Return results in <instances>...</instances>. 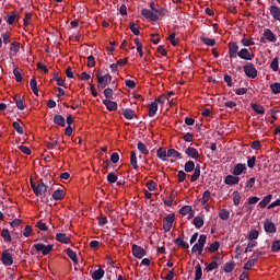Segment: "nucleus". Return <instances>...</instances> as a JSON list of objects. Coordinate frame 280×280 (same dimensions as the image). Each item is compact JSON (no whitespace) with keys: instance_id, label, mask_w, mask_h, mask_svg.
Instances as JSON below:
<instances>
[{"instance_id":"obj_1","label":"nucleus","mask_w":280,"mask_h":280,"mask_svg":"<svg viewBox=\"0 0 280 280\" xmlns=\"http://www.w3.org/2000/svg\"><path fill=\"white\" fill-rule=\"evenodd\" d=\"M96 80L98 82V89L104 90L112 82L113 77L109 73L102 75V71L98 70L96 72Z\"/></svg>"},{"instance_id":"obj_2","label":"nucleus","mask_w":280,"mask_h":280,"mask_svg":"<svg viewBox=\"0 0 280 280\" xmlns=\"http://www.w3.org/2000/svg\"><path fill=\"white\" fill-rule=\"evenodd\" d=\"M31 186H32L34 194L37 197L45 195L48 189V187L46 186V184H44V182H38V184H35V182L33 179H31Z\"/></svg>"},{"instance_id":"obj_3","label":"nucleus","mask_w":280,"mask_h":280,"mask_svg":"<svg viewBox=\"0 0 280 280\" xmlns=\"http://www.w3.org/2000/svg\"><path fill=\"white\" fill-rule=\"evenodd\" d=\"M243 70L245 75L249 79H256L258 75V70L253 62H248L247 65L243 66Z\"/></svg>"},{"instance_id":"obj_4","label":"nucleus","mask_w":280,"mask_h":280,"mask_svg":"<svg viewBox=\"0 0 280 280\" xmlns=\"http://www.w3.org/2000/svg\"><path fill=\"white\" fill-rule=\"evenodd\" d=\"M34 249L37 253H42L44 256H47L52 252L54 246L52 245H45L43 243H39V244H36V245L33 246L32 250H34Z\"/></svg>"},{"instance_id":"obj_5","label":"nucleus","mask_w":280,"mask_h":280,"mask_svg":"<svg viewBox=\"0 0 280 280\" xmlns=\"http://www.w3.org/2000/svg\"><path fill=\"white\" fill-rule=\"evenodd\" d=\"M228 49H229V58L230 59H236L240 52V46L236 42H229L228 44Z\"/></svg>"},{"instance_id":"obj_6","label":"nucleus","mask_w":280,"mask_h":280,"mask_svg":"<svg viewBox=\"0 0 280 280\" xmlns=\"http://www.w3.org/2000/svg\"><path fill=\"white\" fill-rule=\"evenodd\" d=\"M174 222L175 214H168L165 218H163V231L165 233H168L172 230Z\"/></svg>"},{"instance_id":"obj_7","label":"nucleus","mask_w":280,"mask_h":280,"mask_svg":"<svg viewBox=\"0 0 280 280\" xmlns=\"http://www.w3.org/2000/svg\"><path fill=\"white\" fill-rule=\"evenodd\" d=\"M141 15L144 19L150 20L151 22L159 21V15L154 13L153 10H150V9H141Z\"/></svg>"},{"instance_id":"obj_8","label":"nucleus","mask_w":280,"mask_h":280,"mask_svg":"<svg viewBox=\"0 0 280 280\" xmlns=\"http://www.w3.org/2000/svg\"><path fill=\"white\" fill-rule=\"evenodd\" d=\"M237 57L245 61H252L254 58V55L249 51L248 48H241L237 52Z\"/></svg>"},{"instance_id":"obj_9","label":"nucleus","mask_w":280,"mask_h":280,"mask_svg":"<svg viewBox=\"0 0 280 280\" xmlns=\"http://www.w3.org/2000/svg\"><path fill=\"white\" fill-rule=\"evenodd\" d=\"M131 254H133V257H136L137 259H141L144 256H147V252L144 250V248L133 244V246H131Z\"/></svg>"},{"instance_id":"obj_10","label":"nucleus","mask_w":280,"mask_h":280,"mask_svg":"<svg viewBox=\"0 0 280 280\" xmlns=\"http://www.w3.org/2000/svg\"><path fill=\"white\" fill-rule=\"evenodd\" d=\"M4 20L9 25H13L14 23L19 22L20 20V14L16 11H11V13H8L4 16Z\"/></svg>"},{"instance_id":"obj_11","label":"nucleus","mask_w":280,"mask_h":280,"mask_svg":"<svg viewBox=\"0 0 280 280\" xmlns=\"http://www.w3.org/2000/svg\"><path fill=\"white\" fill-rule=\"evenodd\" d=\"M240 180L241 177H238L237 175H226L223 179L224 184L229 186L237 185Z\"/></svg>"},{"instance_id":"obj_12","label":"nucleus","mask_w":280,"mask_h":280,"mask_svg":"<svg viewBox=\"0 0 280 280\" xmlns=\"http://www.w3.org/2000/svg\"><path fill=\"white\" fill-rule=\"evenodd\" d=\"M264 231L269 234H275L277 233V226L272 221L266 220L264 222Z\"/></svg>"},{"instance_id":"obj_13","label":"nucleus","mask_w":280,"mask_h":280,"mask_svg":"<svg viewBox=\"0 0 280 280\" xmlns=\"http://www.w3.org/2000/svg\"><path fill=\"white\" fill-rule=\"evenodd\" d=\"M1 261L4 266H12L14 264L13 257L8 249L2 253Z\"/></svg>"},{"instance_id":"obj_14","label":"nucleus","mask_w":280,"mask_h":280,"mask_svg":"<svg viewBox=\"0 0 280 280\" xmlns=\"http://www.w3.org/2000/svg\"><path fill=\"white\" fill-rule=\"evenodd\" d=\"M264 37L269 43H277L278 40L277 35L270 28L264 30Z\"/></svg>"},{"instance_id":"obj_15","label":"nucleus","mask_w":280,"mask_h":280,"mask_svg":"<svg viewBox=\"0 0 280 280\" xmlns=\"http://www.w3.org/2000/svg\"><path fill=\"white\" fill-rule=\"evenodd\" d=\"M185 154L190 159H200V153L195 147H187Z\"/></svg>"},{"instance_id":"obj_16","label":"nucleus","mask_w":280,"mask_h":280,"mask_svg":"<svg viewBox=\"0 0 280 280\" xmlns=\"http://www.w3.org/2000/svg\"><path fill=\"white\" fill-rule=\"evenodd\" d=\"M156 158L163 162L168 161V151L164 147H160L156 151Z\"/></svg>"},{"instance_id":"obj_17","label":"nucleus","mask_w":280,"mask_h":280,"mask_svg":"<svg viewBox=\"0 0 280 280\" xmlns=\"http://www.w3.org/2000/svg\"><path fill=\"white\" fill-rule=\"evenodd\" d=\"M269 12L273 20L280 22V8L278 5H270Z\"/></svg>"},{"instance_id":"obj_18","label":"nucleus","mask_w":280,"mask_h":280,"mask_svg":"<svg viewBox=\"0 0 280 280\" xmlns=\"http://www.w3.org/2000/svg\"><path fill=\"white\" fill-rule=\"evenodd\" d=\"M103 105H105L109 112H116L118 108L117 102L112 100H103Z\"/></svg>"},{"instance_id":"obj_19","label":"nucleus","mask_w":280,"mask_h":280,"mask_svg":"<svg viewBox=\"0 0 280 280\" xmlns=\"http://www.w3.org/2000/svg\"><path fill=\"white\" fill-rule=\"evenodd\" d=\"M159 110V104L156 101H153L149 104V109H148V116L150 118L154 117Z\"/></svg>"},{"instance_id":"obj_20","label":"nucleus","mask_w":280,"mask_h":280,"mask_svg":"<svg viewBox=\"0 0 280 280\" xmlns=\"http://www.w3.org/2000/svg\"><path fill=\"white\" fill-rule=\"evenodd\" d=\"M246 170H247L246 164L238 163V164H235V166H234V168L232 171V174H233V176H240Z\"/></svg>"},{"instance_id":"obj_21","label":"nucleus","mask_w":280,"mask_h":280,"mask_svg":"<svg viewBox=\"0 0 280 280\" xmlns=\"http://www.w3.org/2000/svg\"><path fill=\"white\" fill-rule=\"evenodd\" d=\"M198 39L208 47H214L217 45V40L214 38H209L206 36H199Z\"/></svg>"},{"instance_id":"obj_22","label":"nucleus","mask_w":280,"mask_h":280,"mask_svg":"<svg viewBox=\"0 0 280 280\" xmlns=\"http://www.w3.org/2000/svg\"><path fill=\"white\" fill-rule=\"evenodd\" d=\"M250 108L258 115H265L266 114V109L262 105L258 104V103H250Z\"/></svg>"},{"instance_id":"obj_23","label":"nucleus","mask_w":280,"mask_h":280,"mask_svg":"<svg viewBox=\"0 0 280 280\" xmlns=\"http://www.w3.org/2000/svg\"><path fill=\"white\" fill-rule=\"evenodd\" d=\"M200 175H201V168H200V165L197 164V165L195 166V168H194L192 175H190V182H191V183L197 182V180L199 179Z\"/></svg>"},{"instance_id":"obj_24","label":"nucleus","mask_w":280,"mask_h":280,"mask_svg":"<svg viewBox=\"0 0 280 280\" xmlns=\"http://www.w3.org/2000/svg\"><path fill=\"white\" fill-rule=\"evenodd\" d=\"M122 117L127 120H132L135 118V110L132 108H122Z\"/></svg>"},{"instance_id":"obj_25","label":"nucleus","mask_w":280,"mask_h":280,"mask_svg":"<svg viewBox=\"0 0 280 280\" xmlns=\"http://www.w3.org/2000/svg\"><path fill=\"white\" fill-rule=\"evenodd\" d=\"M272 197V195H267L266 197H264L262 200L258 203V207L260 209L267 208V206L271 202Z\"/></svg>"},{"instance_id":"obj_26","label":"nucleus","mask_w":280,"mask_h":280,"mask_svg":"<svg viewBox=\"0 0 280 280\" xmlns=\"http://www.w3.org/2000/svg\"><path fill=\"white\" fill-rule=\"evenodd\" d=\"M167 156L176 160H182L183 155L182 153H178L176 149H167Z\"/></svg>"},{"instance_id":"obj_27","label":"nucleus","mask_w":280,"mask_h":280,"mask_svg":"<svg viewBox=\"0 0 280 280\" xmlns=\"http://www.w3.org/2000/svg\"><path fill=\"white\" fill-rule=\"evenodd\" d=\"M54 122L62 128L66 127V119L60 114H56V116H54Z\"/></svg>"},{"instance_id":"obj_28","label":"nucleus","mask_w":280,"mask_h":280,"mask_svg":"<svg viewBox=\"0 0 280 280\" xmlns=\"http://www.w3.org/2000/svg\"><path fill=\"white\" fill-rule=\"evenodd\" d=\"M221 262H218V260H212L207 267H206V271L207 272H211L213 270L219 269Z\"/></svg>"},{"instance_id":"obj_29","label":"nucleus","mask_w":280,"mask_h":280,"mask_svg":"<svg viewBox=\"0 0 280 280\" xmlns=\"http://www.w3.org/2000/svg\"><path fill=\"white\" fill-rule=\"evenodd\" d=\"M196 168L195 162L192 160H188V162H185L184 164V171L186 173H191Z\"/></svg>"},{"instance_id":"obj_30","label":"nucleus","mask_w":280,"mask_h":280,"mask_svg":"<svg viewBox=\"0 0 280 280\" xmlns=\"http://www.w3.org/2000/svg\"><path fill=\"white\" fill-rule=\"evenodd\" d=\"M105 276L104 269H98L94 272H92V280H102Z\"/></svg>"},{"instance_id":"obj_31","label":"nucleus","mask_w":280,"mask_h":280,"mask_svg":"<svg viewBox=\"0 0 280 280\" xmlns=\"http://www.w3.org/2000/svg\"><path fill=\"white\" fill-rule=\"evenodd\" d=\"M14 101H15V104H16V106L20 110L25 109L24 100L19 94H15Z\"/></svg>"},{"instance_id":"obj_32","label":"nucleus","mask_w":280,"mask_h":280,"mask_svg":"<svg viewBox=\"0 0 280 280\" xmlns=\"http://www.w3.org/2000/svg\"><path fill=\"white\" fill-rule=\"evenodd\" d=\"M56 240L62 244H69L70 243V238L63 234V233H58L56 235Z\"/></svg>"},{"instance_id":"obj_33","label":"nucleus","mask_w":280,"mask_h":280,"mask_svg":"<svg viewBox=\"0 0 280 280\" xmlns=\"http://www.w3.org/2000/svg\"><path fill=\"white\" fill-rule=\"evenodd\" d=\"M192 224L196 229H201L205 225V220L201 217L194 218Z\"/></svg>"},{"instance_id":"obj_34","label":"nucleus","mask_w":280,"mask_h":280,"mask_svg":"<svg viewBox=\"0 0 280 280\" xmlns=\"http://www.w3.org/2000/svg\"><path fill=\"white\" fill-rule=\"evenodd\" d=\"M66 255H68V257H70V260H72V262L74 265L78 264V256L71 248L66 249Z\"/></svg>"},{"instance_id":"obj_35","label":"nucleus","mask_w":280,"mask_h":280,"mask_svg":"<svg viewBox=\"0 0 280 280\" xmlns=\"http://www.w3.org/2000/svg\"><path fill=\"white\" fill-rule=\"evenodd\" d=\"M13 74L15 75L16 82H22V80H23V74H24V72H23L22 69H20V68H14Z\"/></svg>"},{"instance_id":"obj_36","label":"nucleus","mask_w":280,"mask_h":280,"mask_svg":"<svg viewBox=\"0 0 280 280\" xmlns=\"http://www.w3.org/2000/svg\"><path fill=\"white\" fill-rule=\"evenodd\" d=\"M211 198V192L209 190L203 191L202 198L200 200L201 206H206Z\"/></svg>"},{"instance_id":"obj_37","label":"nucleus","mask_w":280,"mask_h":280,"mask_svg":"<svg viewBox=\"0 0 280 280\" xmlns=\"http://www.w3.org/2000/svg\"><path fill=\"white\" fill-rule=\"evenodd\" d=\"M137 150L143 155L149 154V149H147V147H145V144H143V142H137Z\"/></svg>"},{"instance_id":"obj_38","label":"nucleus","mask_w":280,"mask_h":280,"mask_svg":"<svg viewBox=\"0 0 280 280\" xmlns=\"http://www.w3.org/2000/svg\"><path fill=\"white\" fill-rule=\"evenodd\" d=\"M247 167H249L250 170H253L256 165V161H257V158L256 155H247Z\"/></svg>"},{"instance_id":"obj_39","label":"nucleus","mask_w":280,"mask_h":280,"mask_svg":"<svg viewBox=\"0 0 280 280\" xmlns=\"http://www.w3.org/2000/svg\"><path fill=\"white\" fill-rule=\"evenodd\" d=\"M234 269H235V262L234 261L226 262L223 267V271L225 273H231Z\"/></svg>"},{"instance_id":"obj_40","label":"nucleus","mask_w":280,"mask_h":280,"mask_svg":"<svg viewBox=\"0 0 280 280\" xmlns=\"http://www.w3.org/2000/svg\"><path fill=\"white\" fill-rule=\"evenodd\" d=\"M129 30H131V33H133V35H136V36L140 35L139 26H137L135 21L129 22Z\"/></svg>"},{"instance_id":"obj_41","label":"nucleus","mask_w":280,"mask_h":280,"mask_svg":"<svg viewBox=\"0 0 280 280\" xmlns=\"http://www.w3.org/2000/svg\"><path fill=\"white\" fill-rule=\"evenodd\" d=\"M52 198H54V200H56V201L62 200V199L65 198V191L61 190V189L56 190V191L54 192V195H52Z\"/></svg>"},{"instance_id":"obj_42","label":"nucleus","mask_w":280,"mask_h":280,"mask_svg":"<svg viewBox=\"0 0 280 280\" xmlns=\"http://www.w3.org/2000/svg\"><path fill=\"white\" fill-rule=\"evenodd\" d=\"M270 69L273 71V72H278L279 71V57H275L272 59V61L270 62Z\"/></svg>"},{"instance_id":"obj_43","label":"nucleus","mask_w":280,"mask_h":280,"mask_svg":"<svg viewBox=\"0 0 280 280\" xmlns=\"http://www.w3.org/2000/svg\"><path fill=\"white\" fill-rule=\"evenodd\" d=\"M1 236L3 237V240L7 242V243H10L12 241V236H11V233L8 229H3L2 232H1Z\"/></svg>"},{"instance_id":"obj_44","label":"nucleus","mask_w":280,"mask_h":280,"mask_svg":"<svg viewBox=\"0 0 280 280\" xmlns=\"http://www.w3.org/2000/svg\"><path fill=\"white\" fill-rule=\"evenodd\" d=\"M202 278V267L201 265H197L195 267V279L194 280H201Z\"/></svg>"},{"instance_id":"obj_45","label":"nucleus","mask_w":280,"mask_h":280,"mask_svg":"<svg viewBox=\"0 0 280 280\" xmlns=\"http://www.w3.org/2000/svg\"><path fill=\"white\" fill-rule=\"evenodd\" d=\"M219 218L223 221H228L230 219V211H228L226 209H221L219 211Z\"/></svg>"},{"instance_id":"obj_46","label":"nucleus","mask_w":280,"mask_h":280,"mask_svg":"<svg viewBox=\"0 0 280 280\" xmlns=\"http://www.w3.org/2000/svg\"><path fill=\"white\" fill-rule=\"evenodd\" d=\"M168 42H170V44H171L173 47L178 46L179 42H178V39L176 38V33H171V34L168 35Z\"/></svg>"},{"instance_id":"obj_47","label":"nucleus","mask_w":280,"mask_h":280,"mask_svg":"<svg viewBox=\"0 0 280 280\" xmlns=\"http://www.w3.org/2000/svg\"><path fill=\"white\" fill-rule=\"evenodd\" d=\"M257 261H258V258H254V259L248 260V261L244 265L243 269H244V270H250V269L257 264Z\"/></svg>"},{"instance_id":"obj_48","label":"nucleus","mask_w":280,"mask_h":280,"mask_svg":"<svg viewBox=\"0 0 280 280\" xmlns=\"http://www.w3.org/2000/svg\"><path fill=\"white\" fill-rule=\"evenodd\" d=\"M232 196H233V205L235 206V207H238L240 205H241V194L238 192V191H234L233 194H232Z\"/></svg>"},{"instance_id":"obj_49","label":"nucleus","mask_w":280,"mask_h":280,"mask_svg":"<svg viewBox=\"0 0 280 280\" xmlns=\"http://www.w3.org/2000/svg\"><path fill=\"white\" fill-rule=\"evenodd\" d=\"M145 187L148 188L149 191H154V190H156L158 184H156V182H153V179H149L145 183Z\"/></svg>"},{"instance_id":"obj_50","label":"nucleus","mask_w":280,"mask_h":280,"mask_svg":"<svg viewBox=\"0 0 280 280\" xmlns=\"http://www.w3.org/2000/svg\"><path fill=\"white\" fill-rule=\"evenodd\" d=\"M272 94H280V82H273L270 84Z\"/></svg>"},{"instance_id":"obj_51","label":"nucleus","mask_w":280,"mask_h":280,"mask_svg":"<svg viewBox=\"0 0 280 280\" xmlns=\"http://www.w3.org/2000/svg\"><path fill=\"white\" fill-rule=\"evenodd\" d=\"M131 166H133V170H138V160H137V153L135 151H131Z\"/></svg>"},{"instance_id":"obj_52","label":"nucleus","mask_w":280,"mask_h":280,"mask_svg":"<svg viewBox=\"0 0 280 280\" xmlns=\"http://www.w3.org/2000/svg\"><path fill=\"white\" fill-rule=\"evenodd\" d=\"M103 95H105L106 100H113L114 96V92L112 88H105V90L103 91Z\"/></svg>"},{"instance_id":"obj_53","label":"nucleus","mask_w":280,"mask_h":280,"mask_svg":"<svg viewBox=\"0 0 280 280\" xmlns=\"http://www.w3.org/2000/svg\"><path fill=\"white\" fill-rule=\"evenodd\" d=\"M241 44L244 46V47H252L255 45V42L253 40V38H242L241 39Z\"/></svg>"},{"instance_id":"obj_54","label":"nucleus","mask_w":280,"mask_h":280,"mask_svg":"<svg viewBox=\"0 0 280 280\" xmlns=\"http://www.w3.org/2000/svg\"><path fill=\"white\" fill-rule=\"evenodd\" d=\"M118 180V175H116V173H108L107 174V182H109V184H115Z\"/></svg>"},{"instance_id":"obj_55","label":"nucleus","mask_w":280,"mask_h":280,"mask_svg":"<svg viewBox=\"0 0 280 280\" xmlns=\"http://www.w3.org/2000/svg\"><path fill=\"white\" fill-rule=\"evenodd\" d=\"M190 213H192V208L189 207V206H185V207L179 209V214H182V215H187V214H190Z\"/></svg>"},{"instance_id":"obj_56","label":"nucleus","mask_w":280,"mask_h":280,"mask_svg":"<svg viewBox=\"0 0 280 280\" xmlns=\"http://www.w3.org/2000/svg\"><path fill=\"white\" fill-rule=\"evenodd\" d=\"M220 249V243L219 242H213L209 248L208 252L209 253H217Z\"/></svg>"},{"instance_id":"obj_57","label":"nucleus","mask_w":280,"mask_h":280,"mask_svg":"<svg viewBox=\"0 0 280 280\" xmlns=\"http://www.w3.org/2000/svg\"><path fill=\"white\" fill-rule=\"evenodd\" d=\"M259 237V232L257 230L249 231L248 241H255Z\"/></svg>"},{"instance_id":"obj_58","label":"nucleus","mask_w":280,"mask_h":280,"mask_svg":"<svg viewBox=\"0 0 280 280\" xmlns=\"http://www.w3.org/2000/svg\"><path fill=\"white\" fill-rule=\"evenodd\" d=\"M96 65L95 57L93 55L88 56V68H94Z\"/></svg>"},{"instance_id":"obj_59","label":"nucleus","mask_w":280,"mask_h":280,"mask_svg":"<svg viewBox=\"0 0 280 280\" xmlns=\"http://www.w3.org/2000/svg\"><path fill=\"white\" fill-rule=\"evenodd\" d=\"M260 201V198H257V197H249L247 199V202L244 203L245 207H247L248 205L253 206V205H256L257 202Z\"/></svg>"},{"instance_id":"obj_60","label":"nucleus","mask_w":280,"mask_h":280,"mask_svg":"<svg viewBox=\"0 0 280 280\" xmlns=\"http://www.w3.org/2000/svg\"><path fill=\"white\" fill-rule=\"evenodd\" d=\"M178 183H183L187 178V173L185 171H178L177 173Z\"/></svg>"},{"instance_id":"obj_61","label":"nucleus","mask_w":280,"mask_h":280,"mask_svg":"<svg viewBox=\"0 0 280 280\" xmlns=\"http://www.w3.org/2000/svg\"><path fill=\"white\" fill-rule=\"evenodd\" d=\"M271 252L272 253H279L280 252V241L272 242Z\"/></svg>"},{"instance_id":"obj_62","label":"nucleus","mask_w":280,"mask_h":280,"mask_svg":"<svg viewBox=\"0 0 280 280\" xmlns=\"http://www.w3.org/2000/svg\"><path fill=\"white\" fill-rule=\"evenodd\" d=\"M13 128L15 129V131L19 133V135H23L24 133V129L23 127L20 125V122L15 121L13 122Z\"/></svg>"},{"instance_id":"obj_63","label":"nucleus","mask_w":280,"mask_h":280,"mask_svg":"<svg viewBox=\"0 0 280 280\" xmlns=\"http://www.w3.org/2000/svg\"><path fill=\"white\" fill-rule=\"evenodd\" d=\"M36 228H38L40 231H47L48 226L46 223H44L42 220L37 222Z\"/></svg>"},{"instance_id":"obj_64","label":"nucleus","mask_w":280,"mask_h":280,"mask_svg":"<svg viewBox=\"0 0 280 280\" xmlns=\"http://www.w3.org/2000/svg\"><path fill=\"white\" fill-rule=\"evenodd\" d=\"M96 220H98V226H104L108 223V220L106 217H98L96 218Z\"/></svg>"}]
</instances>
